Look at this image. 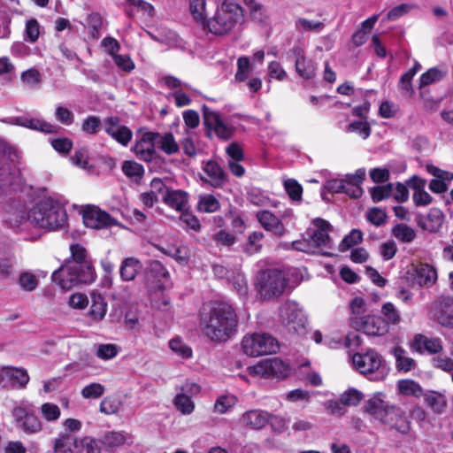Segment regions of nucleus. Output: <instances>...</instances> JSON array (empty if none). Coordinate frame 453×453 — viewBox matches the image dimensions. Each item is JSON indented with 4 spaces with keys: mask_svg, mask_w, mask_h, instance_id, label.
Instances as JSON below:
<instances>
[{
    "mask_svg": "<svg viewBox=\"0 0 453 453\" xmlns=\"http://www.w3.org/2000/svg\"><path fill=\"white\" fill-rule=\"evenodd\" d=\"M67 214L64 204L58 199L47 197L27 210L20 203L8 206L4 222L16 233L27 232L33 228L57 230L65 226Z\"/></svg>",
    "mask_w": 453,
    "mask_h": 453,
    "instance_id": "f257e3e1",
    "label": "nucleus"
},
{
    "mask_svg": "<svg viewBox=\"0 0 453 453\" xmlns=\"http://www.w3.org/2000/svg\"><path fill=\"white\" fill-rule=\"evenodd\" d=\"M199 323L203 334L210 341L222 343L236 334L239 319L231 304L210 302L200 311Z\"/></svg>",
    "mask_w": 453,
    "mask_h": 453,
    "instance_id": "f03ea898",
    "label": "nucleus"
},
{
    "mask_svg": "<svg viewBox=\"0 0 453 453\" xmlns=\"http://www.w3.org/2000/svg\"><path fill=\"white\" fill-rule=\"evenodd\" d=\"M364 409L374 419L402 434H407L411 430V421L406 412L401 407L386 402L382 393L375 394L366 402Z\"/></svg>",
    "mask_w": 453,
    "mask_h": 453,
    "instance_id": "7ed1b4c3",
    "label": "nucleus"
},
{
    "mask_svg": "<svg viewBox=\"0 0 453 453\" xmlns=\"http://www.w3.org/2000/svg\"><path fill=\"white\" fill-rule=\"evenodd\" d=\"M242 20V8L234 1L224 0L217 5L214 14L205 21L203 29L215 35H225L231 33Z\"/></svg>",
    "mask_w": 453,
    "mask_h": 453,
    "instance_id": "20e7f679",
    "label": "nucleus"
},
{
    "mask_svg": "<svg viewBox=\"0 0 453 453\" xmlns=\"http://www.w3.org/2000/svg\"><path fill=\"white\" fill-rule=\"evenodd\" d=\"M351 360L353 367L369 380H383L389 372L387 362L372 349L365 353H355Z\"/></svg>",
    "mask_w": 453,
    "mask_h": 453,
    "instance_id": "39448f33",
    "label": "nucleus"
},
{
    "mask_svg": "<svg viewBox=\"0 0 453 453\" xmlns=\"http://www.w3.org/2000/svg\"><path fill=\"white\" fill-rule=\"evenodd\" d=\"M76 264H65L52 273V281L63 289H70L79 284H89L95 281V272L86 269L81 271Z\"/></svg>",
    "mask_w": 453,
    "mask_h": 453,
    "instance_id": "423d86ee",
    "label": "nucleus"
},
{
    "mask_svg": "<svg viewBox=\"0 0 453 453\" xmlns=\"http://www.w3.org/2000/svg\"><path fill=\"white\" fill-rule=\"evenodd\" d=\"M280 322L295 334H306L308 319L303 308L294 301H287L279 309Z\"/></svg>",
    "mask_w": 453,
    "mask_h": 453,
    "instance_id": "0eeeda50",
    "label": "nucleus"
},
{
    "mask_svg": "<svg viewBox=\"0 0 453 453\" xmlns=\"http://www.w3.org/2000/svg\"><path fill=\"white\" fill-rule=\"evenodd\" d=\"M286 273L279 269H268L261 272L257 277V288L265 298H271L281 295L286 287Z\"/></svg>",
    "mask_w": 453,
    "mask_h": 453,
    "instance_id": "6e6552de",
    "label": "nucleus"
},
{
    "mask_svg": "<svg viewBox=\"0 0 453 453\" xmlns=\"http://www.w3.org/2000/svg\"><path fill=\"white\" fill-rule=\"evenodd\" d=\"M242 346L244 353L250 357L273 354L279 349L278 341L265 333H255L244 336Z\"/></svg>",
    "mask_w": 453,
    "mask_h": 453,
    "instance_id": "1a4fd4ad",
    "label": "nucleus"
},
{
    "mask_svg": "<svg viewBox=\"0 0 453 453\" xmlns=\"http://www.w3.org/2000/svg\"><path fill=\"white\" fill-rule=\"evenodd\" d=\"M203 117L208 136L211 137L214 134L217 138L223 141H228L233 137L235 128L226 124L219 112L212 111L207 106H203Z\"/></svg>",
    "mask_w": 453,
    "mask_h": 453,
    "instance_id": "9d476101",
    "label": "nucleus"
},
{
    "mask_svg": "<svg viewBox=\"0 0 453 453\" xmlns=\"http://www.w3.org/2000/svg\"><path fill=\"white\" fill-rule=\"evenodd\" d=\"M12 415L24 433L32 434L42 431V424L35 416L32 405L21 403L12 410Z\"/></svg>",
    "mask_w": 453,
    "mask_h": 453,
    "instance_id": "9b49d317",
    "label": "nucleus"
},
{
    "mask_svg": "<svg viewBox=\"0 0 453 453\" xmlns=\"http://www.w3.org/2000/svg\"><path fill=\"white\" fill-rule=\"evenodd\" d=\"M351 324L354 328L363 331L365 334L372 336L385 335L389 332L383 318L379 315H365L363 318H352Z\"/></svg>",
    "mask_w": 453,
    "mask_h": 453,
    "instance_id": "f8f14e48",
    "label": "nucleus"
},
{
    "mask_svg": "<svg viewBox=\"0 0 453 453\" xmlns=\"http://www.w3.org/2000/svg\"><path fill=\"white\" fill-rule=\"evenodd\" d=\"M249 369L251 374L265 378H282L287 376L289 371L288 365L277 357L264 359Z\"/></svg>",
    "mask_w": 453,
    "mask_h": 453,
    "instance_id": "ddd939ff",
    "label": "nucleus"
},
{
    "mask_svg": "<svg viewBox=\"0 0 453 453\" xmlns=\"http://www.w3.org/2000/svg\"><path fill=\"white\" fill-rule=\"evenodd\" d=\"M331 225L328 221L317 218L312 221V226L307 231L310 241L316 248H332V241L329 237Z\"/></svg>",
    "mask_w": 453,
    "mask_h": 453,
    "instance_id": "4468645a",
    "label": "nucleus"
},
{
    "mask_svg": "<svg viewBox=\"0 0 453 453\" xmlns=\"http://www.w3.org/2000/svg\"><path fill=\"white\" fill-rule=\"evenodd\" d=\"M82 218L85 226L90 228L100 229L117 225L114 218L96 206L85 209Z\"/></svg>",
    "mask_w": 453,
    "mask_h": 453,
    "instance_id": "2eb2a0df",
    "label": "nucleus"
},
{
    "mask_svg": "<svg viewBox=\"0 0 453 453\" xmlns=\"http://www.w3.org/2000/svg\"><path fill=\"white\" fill-rule=\"evenodd\" d=\"M104 128L107 134L123 146H127L132 140V131L127 127L121 125L119 119L116 116L104 119Z\"/></svg>",
    "mask_w": 453,
    "mask_h": 453,
    "instance_id": "dca6fc26",
    "label": "nucleus"
},
{
    "mask_svg": "<svg viewBox=\"0 0 453 453\" xmlns=\"http://www.w3.org/2000/svg\"><path fill=\"white\" fill-rule=\"evenodd\" d=\"M256 218L261 226L267 232L273 233L278 237H282L287 233V228L282 219L267 210H262L256 213Z\"/></svg>",
    "mask_w": 453,
    "mask_h": 453,
    "instance_id": "f3484780",
    "label": "nucleus"
},
{
    "mask_svg": "<svg viewBox=\"0 0 453 453\" xmlns=\"http://www.w3.org/2000/svg\"><path fill=\"white\" fill-rule=\"evenodd\" d=\"M7 123L29 128L35 131H40L46 134H53L58 131V126L48 123L38 118H32L27 115L11 118Z\"/></svg>",
    "mask_w": 453,
    "mask_h": 453,
    "instance_id": "a211bd4d",
    "label": "nucleus"
},
{
    "mask_svg": "<svg viewBox=\"0 0 453 453\" xmlns=\"http://www.w3.org/2000/svg\"><path fill=\"white\" fill-rule=\"evenodd\" d=\"M157 132H146L134 144V152L143 161L150 162L155 157V146Z\"/></svg>",
    "mask_w": 453,
    "mask_h": 453,
    "instance_id": "6ab92c4d",
    "label": "nucleus"
},
{
    "mask_svg": "<svg viewBox=\"0 0 453 453\" xmlns=\"http://www.w3.org/2000/svg\"><path fill=\"white\" fill-rule=\"evenodd\" d=\"M410 347L413 351L419 354H423L425 351L429 354H437L443 349L442 342L440 338H429L421 334L414 336Z\"/></svg>",
    "mask_w": 453,
    "mask_h": 453,
    "instance_id": "aec40b11",
    "label": "nucleus"
},
{
    "mask_svg": "<svg viewBox=\"0 0 453 453\" xmlns=\"http://www.w3.org/2000/svg\"><path fill=\"white\" fill-rule=\"evenodd\" d=\"M414 281L420 287H431L437 280V271L432 265L419 263L412 273Z\"/></svg>",
    "mask_w": 453,
    "mask_h": 453,
    "instance_id": "412c9836",
    "label": "nucleus"
},
{
    "mask_svg": "<svg viewBox=\"0 0 453 453\" xmlns=\"http://www.w3.org/2000/svg\"><path fill=\"white\" fill-rule=\"evenodd\" d=\"M296 58V71L298 75L305 80L312 79L316 74V66L311 59L306 58L303 51L299 47L291 50Z\"/></svg>",
    "mask_w": 453,
    "mask_h": 453,
    "instance_id": "4be33fe9",
    "label": "nucleus"
},
{
    "mask_svg": "<svg viewBox=\"0 0 453 453\" xmlns=\"http://www.w3.org/2000/svg\"><path fill=\"white\" fill-rule=\"evenodd\" d=\"M426 170L435 177L429 183L430 190L437 194L444 193L448 189V185L445 181H451L453 180V173L443 171L434 165H427Z\"/></svg>",
    "mask_w": 453,
    "mask_h": 453,
    "instance_id": "5701e85b",
    "label": "nucleus"
},
{
    "mask_svg": "<svg viewBox=\"0 0 453 453\" xmlns=\"http://www.w3.org/2000/svg\"><path fill=\"white\" fill-rule=\"evenodd\" d=\"M4 388L19 386L25 388L29 381L27 370L10 366H3Z\"/></svg>",
    "mask_w": 453,
    "mask_h": 453,
    "instance_id": "b1692460",
    "label": "nucleus"
},
{
    "mask_svg": "<svg viewBox=\"0 0 453 453\" xmlns=\"http://www.w3.org/2000/svg\"><path fill=\"white\" fill-rule=\"evenodd\" d=\"M270 413L262 410H250L244 412L241 422L251 429L259 430L268 424Z\"/></svg>",
    "mask_w": 453,
    "mask_h": 453,
    "instance_id": "393cba45",
    "label": "nucleus"
},
{
    "mask_svg": "<svg viewBox=\"0 0 453 453\" xmlns=\"http://www.w3.org/2000/svg\"><path fill=\"white\" fill-rule=\"evenodd\" d=\"M72 260L67 264H76V267L81 271L89 269L95 272L92 262L88 255L87 250L81 244L75 243L70 246Z\"/></svg>",
    "mask_w": 453,
    "mask_h": 453,
    "instance_id": "a878e982",
    "label": "nucleus"
},
{
    "mask_svg": "<svg viewBox=\"0 0 453 453\" xmlns=\"http://www.w3.org/2000/svg\"><path fill=\"white\" fill-rule=\"evenodd\" d=\"M443 213L437 208L430 209L426 216H422L418 219V226L428 232H437L443 223Z\"/></svg>",
    "mask_w": 453,
    "mask_h": 453,
    "instance_id": "bb28decb",
    "label": "nucleus"
},
{
    "mask_svg": "<svg viewBox=\"0 0 453 453\" xmlns=\"http://www.w3.org/2000/svg\"><path fill=\"white\" fill-rule=\"evenodd\" d=\"M426 180L417 176L411 180V187L414 190L412 200L416 206H426L433 201L432 196L425 190Z\"/></svg>",
    "mask_w": 453,
    "mask_h": 453,
    "instance_id": "cd10ccee",
    "label": "nucleus"
},
{
    "mask_svg": "<svg viewBox=\"0 0 453 453\" xmlns=\"http://www.w3.org/2000/svg\"><path fill=\"white\" fill-rule=\"evenodd\" d=\"M169 277V272L161 262L157 260L150 262L149 266V278H152L156 280V286L158 289H163L167 287Z\"/></svg>",
    "mask_w": 453,
    "mask_h": 453,
    "instance_id": "c85d7f7f",
    "label": "nucleus"
},
{
    "mask_svg": "<svg viewBox=\"0 0 453 453\" xmlns=\"http://www.w3.org/2000/svg\"><path fill=\"white\" fill-rule=\"evenodd\" d=\"M90 297L91 306L88 311V315L92 320L96 322L101 321L106 315L107 303L105 302L104 296L96 292H92Z\"/></svg>",
    "mask_w": 453,
    "mask_h": 453,
    "instance_id": "c756f323",
    "label": "nucleus"
},
{
    "mask_svg": "<svg viewBox=\"0 0 453 453\" xmlns=\"http://www.w3.org/2000/svg\"><path fill=\"white\" fill-rule=\"evenodd\" d=\"M142 269V265L139 259L133 257H127L120 265V277L125 281L133 280Z\"/></svg>",
    "mask_w": 453,
    "mask_h": 453,
    "instance_id": "7c9ffc66",
    "label": "nucleus"
},
{
    "mask_svg": "<svg viewBox=\"0 0 453 453\" xmlns=\"http://www.w3.org/2000/svg\"><path fill=\"white\" fill-rule=\"evenodd\" d=\"M438 321L443 326L453 327V297L443 296L440 300Z\"/></svg>",
    "mask_w": 453,
    "mask_h": 453,
    "instance_id": "2f4dec72",
    "label": "nucleus"
},
{
    "mask_svg": "<svg viewBox=\"0 0 453 453\" xmlns=\"http://www.w3.org/2000/svg\"><path fill=\"white\" fill-rule=\"evenodd\" d=\"M188 194L182 190H167L164 201L172 208L182 211L188 207Z\"/></svg>",
    "mask_w": 453,
    "mask_h": 453,
    "instance_id": "473e14b6",
    "label": "nucleus"
},
{
    "mask_svg": "<svg viewBox=\"0 0 453 453\" xmlns=\"http://www.w3.org/2000/svg\"><path fill=\"white\" fill-rule=\"evenodd\" d=\"M19 173L9 165L0 167V194L6 192L12 186L18 184Z\"/></svg>",
    "mask_w": 453,
    "mask_h": 453,
    "instance_id": "72a5a7b5",
    "label": "nucleus"
},
{
    "mask_svg": "<svg viewBox=\"0 0 453 453\" xmlns=\"http://www.w3.org/2000/svg\"><path fill=\"white\" fill-rule=\"evenodd\" d=\"M393 355L395 358V366L399 372H408L414 369L416 362L413 358L407 356L406 350L402 347H395L393 349Z\"/></svg>",
    "mask_w": 453,
    "mask_h": 453,
    "instance_id": "f704fd0d",
    "label": "nucleus"
},
{
    "mask_svg": "<svg viewBox=\"0 0 453 453\" xmlns=\"http://www.w3.org/2000/svg\"><path fill=\"white\" fill-rule=\"evenodd\" d=\"M203 169L211 178V184L213 187H221L225 183L226 174L217 162L212 160L208 161Z\"/></svg>",
    "mask_w": 453,
    "mask_h": 453,
    "instance_id": "c9c22d12",
    "label": "nucleus"
},
{
    "mask_svg": "<svg viewBox=\"0 0 453 453\" xmlns=\"http://www.w3.org/2000/svg\"><path fill=\"white\" fill-rule=\"evenodd\" d=\"M156 146H157L163 152L167 155H173L179 151V144L174 139L172 133L160 134L157 133Z\"/></svg>",
    "mask_w": 453,
    "mask_h": 453,
    "instance_id": "e433bc0d",
    "label": "nucleus"
},
{
    "mask_svg": "<svg viewBox=\"0 0 453 453\" xmlns=\"http://www.w3.org/2000/svg\"><path fill=\"white\" fill-rule=\"evenodd\" d=\"M381 317L386 321L387 326H397L402 321L400 311L391 302H387L381 306Z\"/></svg>",
    "mask_w": 453,
    "mask_h": 453,
    "instance_id": "4c0bfd02",
    "label": "nucleus"
},
{
    "mask_svg": "<svg viewBox=\"0 0 453 453\" xmlns=\"http://www.w3.org/2000/svg\"><path fill=\"white\" fill-rule=\"evenodd\" d=\"M188 10L194 20L200 23L203 27L207 21L206 0H188Z\"/></svg>",
    "mask_w": 453,
    "mask_h": 453,
    "instance_id": "58836bf2",
    "label": "nucleus"
},
{
    "mask_svg": "<svg viewBox=\"0 0 453 453\" xmlns=\"http://www.w3.org/2000/svg\"><path fill=\"white\" fill-rule=\"evenodd\" d=\"M128 436L124 432L111 431L105 433L101 438V443L108 449H115L124 445Z\"/></svg>",
    "mask_w": 453,
    "mask_h": 453,
    "instance_id": "ea45409f",
    "label": "nucleus"
},
{
    "mask_svg": "<svg viewBox=\"0 0 453 453\" xmlns=\"http://www.w3.org/2000/svg\"><path fill=\"white\" fill-rule=\"evenodd\" d=\"M425 403L437 414L442 413L448 403L446 396L443 394L434 391L425 395Z\"/></svg>",
    "mask_w": 453,
    "mask_h": 453,
    "instance_id": "a19ab883",
    "label": "nucleus"
},
{
    "mask_svg": "<svg viewBox=\"0 0 453 453\" xmlns=\"http://www.w3.org/2000/svg\"><path fill=\"white\" fill-rule=\"evenodd\" d=\"M398 392L405 396L420 397L423 395L421 386L412 380H401L397 382Z\"/></svg>",
    "mask_w": 453,
    "mask_h": 453,
    "instance_id": "79ce46f5",
    "label": "nucleus"
},
{
    "mask_svg": "<svg viewBox=\"0 0 453 453\" xmlns=\"http://www.w3.org/2000/svg\"><path fill=\"white\" fill-rule=\"evenodd\" d=\"M295 27L297 31L301 33H320L325 27V25L321 21L310 20L304 18H298L295 21Z\"/></svg>",
    "mask_w": 453,
    "mask_h": 453,
    "instance_id": "37998d69",
    "label": "nucleus"
},
{
    "mask_svg": "<svg viewBox=\"0 0 453 453\" xmlns=\"http://www.w3.org/2000/svg\"><path fill=\"white\" fill-rule=\"evenodd\" d=\"M393 235L402 242H411L414 240L416 233L412 227L406 224H397L392 230Z\"/></svg>",
    "mask_w": 453,
    "mask_h": 453,
    "instance_id": "c03bdc74",
    "label": "nucleus"
},
{
    "mask_svg": "<svg viewBox=\"0 0 453 453\" xmlns=\"http://www.w3.org/2000/svg\"><path fill=\"white\" fill-rule=\"evenodd\" d=\"M119 351L118 345L113 343H101L96 346L95 355L102 360L113 359Z\"/></svg>",
    "mask_w": 453,
    "mask_h": 453,
    "instance_id": "a18cd8bd",
    "label": "nucleus"
},
{
    "mask_svg": "<svg viewBox=\"0 0 453 453\" xmlns=\"http://www.w3.org/2000/svg\"><path fill=\"white\" fill-rule=\"evenodd\" d=\"M363 240V233L357 229H352L339 244L338 250L344 252L355 245L360 243Z\"/></svg>",
    "mask_w": 453,
    "mask_h": 453,
    "instance_id": "49530a36",
    "label": "nucleus"
},
{
    "mask_svg": "<svg viewBox=\"0 0 453 453\" xmlns=\"http://www.w3.org/2000/svg\"><path fill=\"white\" fill-rule=\"evenodd\" d=\"M197 208L202 212L212 213L219 209V202L212 195H203L199 198Z\"/></svg>",
    "mask_w": 453,
    "mask_h": 453,
    "instance_id": "de8ad7c7",
    "label": "nucleus"
},
{
    "mask_svg": "<svg viewBox=\"0 0 453 453\" xmlns=\"http://www.w3.org/2000/svg\"><path fill=\"white\" fill-rule=\"evenodd\" d=\"M171 350L181 358H190L192 357V349L180 338H173L169 342Z\"/></svg>",
    "mask_w": 453,
    "mask_h": 453,
    "instance_id": "09e8293b",
    "label": "nucleus"
},
{
    "mask_svg": "<svg viewBox=\"0 0 453 453\" xmlns=\"http://www.w3.org/2000/svg\"><path fill=\"white\" fill-rule=\"evenodd\" d=\"M445 73L436 67L430 68L424 73L419 79V87L423 88L433 83L438 82L443 79Z\"/></svg>",
    "mask_w": 453,
    "mask_h": 453,
    "instance_id": "8fccbe9b",
    "label": "nucleus"
},
{
    "mask_svg": "<svg viewBox=\"0 0 453 453\" xmlns=\"http://www.w3.org/2000/svg\"><path fill=\"white\" fill-rule=\"evenodd\" d=\"M420 69L421 65L415 62L413 67L402 75L400 79V87L407 95H411L412 93L411 80Z\"/></svg>",
    "mask_w": 453,
    "mask_h": 453,
    "instance_id": "3c124183",
    "label": "nucleus"
},
{
    "mask_svg": "<svg viewBox=\"0 0 453 453\" xmlns=\"http://www.w3.org/2000/svg\"><path fill=\"white\" fill-rule=\"evenodd\" d=\"M19 288L27 292L34 291L38 286V280L31 272H23L18 278Z\"/></svg>",
    "mask_w": 453,
    "mask_h": 453,
    "instance_id": "603ef678",
    "label": "nucleus"
},
{
    "mask_svg": "<svg viewBox=\"0 0 453 453\" xmlns=\"http://www.w3.org/2000/svg\"><path fill=\"white\" fill-rule=\"evenodd\" d=\"M173 403L176 409L184 415L191 414L195 409V403L191 398L182 393L175 396Z\"/></svg>",
    "mask_w": 453,
    "mask_h": 453,
    "instance_id": "864d4df0",
    "label": "nucleus"
},
{
    "mask_svg": "<svg viewBox=\"0 0 453 453\" xmlns=\"http://www.w3.org/2000/svg\"><path fill=\"white\" fill-rule=\"evenodd\" d=\"M40 411L42 418L47 422L57 421L61 415L60 408L52 403H42Z\"/></svg>",
    "mask_w": 453,
    "mask_h": 453,
    "instance_id": "5fc2aeb1",
    "label": "nucleus"
},
{
    "mask_svg": "<svg viewBox=\"0 0 453 453\" xmlns=\"http://www.w3.org/2000/svg\"><path fill=\"white\" fill-rule=\"evenodd\" d=\"M105 391V387L100 383H90L81 389V395L85 399H97L101 397Z\"/></svg>",
    "mask_w": 453,
    "mask_h": 453,
    "instance_id": "6e6d98bb",
    "label": "nucleus"
},
{
    "mask_svg": "<svg viewBox=\"0 0 453 453\" xmlns=\"http://www.w3.org/2000/svg\"><path fill=\"white\" fill-rule=\"evenodd\" d=\"M265 237L263 232L254 231L252 232L249 237L246 244V250L250 254H254L259 252L262 247V241Z\"/></svg>",
    "mask_w": 453,
    "mask_h": 453,
    "instance_id": "4d7b16f0",
    "label": "nucleus"
},
{
    "mask_svg": "<svg viewBox=\"0 0 453 453\" xmlns=\"http://www.w3.org/2000/svg\"><path fill=\"white\" fill-rule=\"evenodd\" d=\"M119 408L120 402L117 398L107 396L101 401L99 411L105 415H112L116 414Z\"/></svg>",
    "mask_w": 453,
    "mask_h": 453,
    "instance_id": "13d9d810",
    "label": "nucleus"
},
{
    "mask_svg": "<svg viewBox=\"0 0 453 453\" xmlns=\"http://www.w3.org/2000/svg\"><path fill=\"white\" fill-rule=\"evenodd\" d=\"M284 188L293 201H301L303 195L302 186L294 179H288L284 181Z\"/></svg>",
    "mask_w": 453,
    "mask_h": 453,
    "instance_id": "bf43d9fd",
    "label": "nucleus"
},
{
    "mask_svg": "<svg viewBox=\"0 0 453 453\" xmlns=\"http://www.w3.org/2000/svg\"><path fill=\"white\" fill-rule=\"evenodd\" d=\"M40 35V25L35 19H31L26 23L25 41L35 42Z\"/></svg>",
    "mask_w": 453,
    "mask_h": 453,
    "instance_id": "052dcab7",
    "label": "nucleus"
},
{
    "mask_svg": "<svg viewBox=\"0 0 453 453\" xmlns=\"http://www.w3.org/2000/svg\"><path fill=\"white\" fill-rule=\"evenodd\" d=\"M363 398V394L355 388H349L342 393L340 401L343 405L355 406L357 405Z\"/></svg>",
    "mask_w": 453,
    "mask_h": 453,
    "instance_id": "680f3d73",
    "label": "nucleus"
},
{
    "mask_svg": "<svg viewBox=\"0 0 453 453\" xmlns=\"http://www.w3.org/2000/svg\"><path fill=\"white\" fill-rule=\"evenodd\" d=\"M366 218L372 225L380 226L386 223L388 216L383 210L374 207L367 211Z\"/></svg>",
    "mask_w": 453,
    "mask_h": 453,
    "instance_id": "e2e57ef3",
    "label": "nucleus"
},
{
    "mask_svg": "<svg viewBox=\"0 0 453 453\" xmlns=\"http://www.w3.org/2000/svg\"><path fill=\"white\" fill-rule=\"evenodd\" d=\"M102 24V18L98 13H91L88 16L87 25L90 29V34L93 38L96 39L100 36Z\"/></svg>",
    "mask_w": 453,
    "mask_h": 453,
    "instance_id": "0e129e2a",
    "label": "nucleus"
},
{
    "mask_svg": "<svg viewBox=\"0 0 453 453\" xmlns=\"http://www.w3.org/2000/svg\"><path fill=\"white\" fill-rule=\"evenodd\" d=\"M347 132L357 133L363 139L369 137L371 134V128L366 121H354L348 125Z\"/></svg>",
    "mask_w": 453,
    "mask_h": 453,
    "instance_id": "69168bd1",
    "label": "nucleus"
},
{
    "mask_svg": "<svg viewBox=\"0 0 453 453\" xmlns=\"http://www.w3.org/2000/svg\"><path fill=\"white\" fill-rule=\"evenodd\" d=\"M393 193V185L387 184L384 186H377L371 189V196L374 202H380L388 198Z\"/></svg>",
    "mask_w": 453,
    "mask_h": 453,
    "instance_id": "338daca9",
    "label": "nucleus"
},
{
    "mask_svg": "<svg viewBox=\"0 0 453 453\" xmlns=\"http://www.w3.org/2000/svg\"><path fill=\"white\" fill-rule=\"evenodd\" d=\"M433 366L447 372L453 371V359L447 356H436L432 359Z\"/></svg>",
    "mask_w": 453,
    "mask_h": 453,
    "instance_id": "774afa93",
    "label": "nucleus"
}]
</instances>
